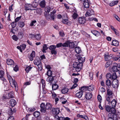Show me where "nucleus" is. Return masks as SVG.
Segmentation results:
<instances>
[{"label": "nucleus", "mask_w": 120, "mask_h": 120, "mask_svg": "<svg viewBox=\"0 0 120 120\" xmlns=\"http://www.w3.org/2000/svg\"><path fill=\"white\" fill-rule=\"evenodd\" d=\"M113 93L112 91L109 89H108L107 90L106 96H108L111 97H113Z\"/></svg>", "instance_id": "obj_17"}, {"label": "nucleus", "mask_w": 120, "mask_h": 120, "mask_svg": "<svg viewBox=\"0 0 120 120\" xmlns=\"http://www.w3.org/2000/svg\"><path fill=\"white\" fill-rule=\"evenodd\" d=\"M106 84L108 86H111V84L110 80L108 79H107L106 81Z\"/></svg>", "instance_id": "obj_45"}, {"label": "nucleus", "mask_w": 120, "mask_h": 120, "mask_svg": "<svg viewBox=\"0 0 120 120\" xmlns=\"http://www.w3.org/2000/svg\"><path fill=\"white\" fill-rule=\"evenodd\" d=\"M18 24L19 27L22 28L25 26V24L24 22L22 21H20L18 22Z\"/></svg>", "instance_id": "obj_23"}, {"label": "nucleus", "mask_w": 120, "mask_h": 120, "mask_svg": "<svg viewBox=\"0 0 120 120\" xmlns=\"http://www.w3.org/2000/svg\"><path fill=\"white\" fill-rule=\"evenodd\" d=\"M45 108L41 109L40 111L42 113H45L46 112V111Z\"/></svg>", "instance_id": "obj_61"}, {"label": "nucleus", "mask_w": 120, "mask_h": 120, "mask_svg": "<svg viewBox=\"0 0 120 120\" xmlns=\"http://www.w3.org/2000/svg\"><path fill=\"white\" fill-rule=\"evenodd\" d=\"M117 76L116 75V72H114L112 74V75L111 78L112 79L115 80H116V79L117 78Z\"/></svg>", "instance_id": "obj_38"}, {"label": "nucleus", "mask_w": 120, "mask_h": 120, "mask_svg": "<svg viewBox=\"0 0 120 120\" xmlns=\"http://www.w3.org/2000/svg\"><path fill=\"white\" fill-rule=\"evenodd\" d=\"M94 11L93 10H89L87 11L85 14L86 17L89 16H91V15L93 14L94 13Z\"/></svg>", "instance_id": "obj_13"}, {"label": "nucleus", "mask_w": 120, "mask_h": 120, "mask_svg": "<svg viewBox=\"0 0 120 120\" xmlns=\"http://www.w3.org/2000/svg\"><path fill=\"white\" fill-rule=\"evenodd\" d=\"M15 112V109L14 108H10L8 112V114L10 115H12L13 113V112Z\"/></svg>", "instance_id": "obj_22"}, {"label": "nucleus", "mask_w": 120, "mask_h": 120, "mask_svg": "<svg viewBox=\"0 0 120 120\" xmlns=\"http://www.w3.org/2000/svg\"><path fill=\"white\" fill-rule=\"evenodd\" d=\"M31 5L32 8L35 9L34 10H36L37 9V6L38 4H37L36 2H33L32 4H31Z\"/></svg>", "instance_id": "obj_29"}, {"label": "nucleus", "mask_w": 120, "mask_h": 120, "mask_svg": "<svg viewBox=\"0 0 120 120\" xmlns=\"http://www.w3.org/2000/svg\"><path fill=\"white\" fill-rule=\"evenodd\" d=\"M34 64L36 65H38L41 63V61L40 58L38 56L36 57L34 61Z\"/></svg>", "instance_id": "obj_8"}, {"label": "nucleus", "mask_w": 120, "mask_h": 120, "mask_svg": "<svg viewBox=\"0 0 120 120\" xmlns=\"http://www.w3.org/2000/svg\"><path fill=\"white\" fill-rule=\"evenodd\" d=\"M6 63L8 65H11L14 64V62L12 60L8 59L6 60Z\"/></svg>", "instance_id": "obj_12"}, {"label": "nucleus", "mask_w": 120, "mask_h": 120, "mask_svg": "<svg viewBox=\"0 0 120 120\" xmlns=\"http://www.w3.org/2000/svg\"><path fill=\"white\" fill-rule=\"evenodd\" d=\"M116 65L114 63L113 65V66L112 68V70L114 72H117L118 71H119L116 66V65Z\"/></svg>", "instance_id": "obj_31"}, {"label": "nucleus", "mask_w": 120, "mask_h": 120, "mask_svg": "<svg viewBox=\"0 0 120 120\" xmlns=\"http://www.w3.org/2000/svg\"><path fill=\"white\" fill-rule=\"evenodd\" d=\"M118 2L119 1L118 0L113 1L109 5L111 7H112L114 5H117L118 3Z\"/></svg>", "instance_id": "obj_27"}, {"label": "nucleus", "mask_w": 120, "mask_h": 120, "mask_svg": "<svg viewBox=\"0 0 120 120\" xmlns=\"http://www.w3.org/2000/svg\"><path fill=\"white\" fill-rule=\"evenodd\" d=\"M107 96H106V100L108 101V104H110L111 102V101L112 98L113 97H111L108 96L107 97Z\"/></svg>", "instance_id": "obj_34"}, {"label": "nucleus", "mask_w": 120, "mask_h": 120, "mask_svg": "<svg viewBox=\"0 0 120 120\" xmlns=\"http://www.w3.org/2000/svg\"><path fill=\"white\" fill-rule=\"evenodd\" d=\"M68 44V46L71 48H73L75 47V45L74 42H70L69 40Z\"/></svg>", "instance_id": "obj_20"}, {"label": "nucleus", "mask_w": 120, "mask_h": 120, "mask_svg": "<svg viewBox=\"0 0 120 120\" xmlns=\"http://www.w3.org/2000/svg\"><path fill=\"white\" fill-rule=\"evenodd\" d=\"M13 92L11 91L8 93V96L9 99L13 97Z\"/></svg>", "instance_id": "obj_36"}, {"label": "nucleus", "mask_w": 120, "mask_h": 120, "mask_svg": "<svg viewBox=\"0 0 120 120\" xmlns=\"http://www.w3.org/2000/svg\"><path fill=\"white\" fill-rule=\"evenodd\" d=\"M112 74L110 73L107 74L106 75V78L107 79H111Z\"/></svg>", "instance_id": "obj_58"}, {"label": "nucleus", "mask_w": 120, "mask_h": 120, "mask_svg": "<svg viewBox=\"0 0 120 120\" xmlns=\"http://www.w3.org/2000/svg\"><path fill=\"white\" fill-rule=\"evenodd\" d=\"M112 107H115L116 101L115 99H113L111 102Z\"/></svg>", "instance_id": "obj_40"}, {"label": "nucleus", "mask_w": 120, "mask_h": 120, "mask_svg": "<svg viewBox=\"0 0 120 120\" xmlns=\"http://www.w3.org/2000/svg\"><path fill=\"white\" fill-rule=\"evenodd\" d=\"M97 98L100 103H101V97L100 95L99 94L98 95L97 97Z\"/></svg>", "instance_id": "obj_63"}, {"label": "nucleus", "mask_w": 120, "mask_h": 120, "mask_svg": "<svg viewBox=\"0 0 120 120\" xmlns=\"http://www.w3.org/2000/svg\"><path fill=\"white\" fill-rule=\"evenodd\" d=\"M87 2L85 1L83 5L84 7L86 8H87L89 7V4L88 2V0H87Z\"/></svg>", "instance_id": "obj_30"}, {"label": "nucleus", "mask_w": 120, "mask_h": 120, "mask_svg": "<svg viewBox=\"0 0 120 120\" xmlns=\"http://www.w3.org/2000/svg\"><path fill=\"white\" fill-rule=\"evenodd\" d=\"M62 22L63 23L66 24L68 25H70L71 24V22H70L68 19H63Z\"/></svg>", "instance_id": "obj_18"}, {"label": "nucleus", "mask_w": 120, "mask_h": 120, "mask_svg": "<svg viewBox=\"0 0 120 120\" xmlns=\"http://www.w3.org/2000/svg\"><path fill=\"white\" fill-rule=\"evenodd\" d=\"M35 52L34 51H32V52L31 53L30 55V56L31 57H35Z\"/></svg>", "instance_id": "obj_62"}, {"label": "nucleus", "mask_w": 120, "mask_h": 120, "mask_svg": "<svg viewBox=\"0 0 120 120\" xmlns=\"http://www.w3.org/2000/svg\"><path fill=\"white\" fill-rule=\"evenodd\" d=\"M77 117H78L87 120V119L88 118V117L87 116H83V115H80L79 114L77 115Z\"/></svg>", "instance_id": "obj_39"}, {"label": "nucleus", "mask_w": 120, "mask_h": 120, "mask_svg": "<svg viewBox=\"0 0 120 120\" xmlns=\"http://www.w3.org/2000/svg\"><path fill=\"white\" fill-rule=\"evenodd\" d=\"M92 94L90 92H86L85 98L86 99L89 100L92 98Z\"/></svg>", "instance_id": "obj_9"}, {"label": "nucleus", "mask_w": 120, "mask_h": 120, "mask_svg": "<svg viewBox=\"0 0 120 120\" xmlns=\"http://www.w3.org/2000/svg\"><path fill=\"white\" fill-rule=\"evenodd\" d=\"M68 43L69 40H68L66 42L63 44L62 43V46L63 47H68L69 45Z\"/></svg>", "instance_id": "obj_48"}, {"label": "nucleus", "mask_w": 120, "mask_h": 120, "mask_svg": "<svg viewBox=\"0 0 120 120\" xmlns=\"http://www.w3.org/2000/svg\"><path fill=\"white\" fill-rule=\"evenodd\" d=\"M104 57L105 60L106 61L109 60L111 59V58H110V57L109 56V55H107L106 54H104Z\"/></svg>", "instance_id": "obj_42"}, {"label": "nucleus", "mask_w": 120, "mask_h": 120, "mask_svg": "<svg viewBox=\"0 0 120 120\" xmlns=\"http://www.w3.org/2000/svg\"><path fill=\"white\" fill-rule=\"evenodd\" d=\"M115 107H112L111 108L110 111L111 113L113 114L115 113H116V110L114 108Z\"/></svg>", "instance_id": "obj_43"}, {"label": "nucleus", "mask_w": 120, "mask_h": 120, "mask_svg": "<svg viewBox=\"0 0 120 120\" xmlns=\"http://www.w3.org/2000/svg\"><path fill=\"white\" fill-rule=\"evenodd\" d=\"M23 31H20L19 32L17 35V36L19 38L21 39L23 37L24 35V30H23V29H22Z\"/></svg>", "instance_id": "obj_10"}, {"label": "nucleus", "mask_w": 120, "mask_h": 120, "mask_svg": "<svg viewBox=\"0 0 120 120\" xmlns=\"http://www.w3.org/2000/svg\"><path fill=\"white\" fill-rule=\"evenodd\" d=\"M32 68V67L29 66L26 67V68L25 69V71L27 73H28Z\"/></svg>", "instance_id": "obj_53"}, {"label": "nucleus", "mask_w": 120, "mask_h": 120, "mask_svg": "<svg viewBox=\"0 0 120 120\" xmlns=\"http://www.w3.org/2000/svg\"><path fill=\"white\" fill-rule=\"evenodd\" d=\"M41 83L42 84V87L43 88H45V81L44 79H42L41 80Z\"/></svg>", "instance_id": "obj_50"}, {"label": "nucleus", "mask_w": 120, "mask_h": 120, "mask_svg": "<svg viewBox=\"0 0 120 120\" xmlns=\"http://www.w3.org/2000/svg\"><path fill=\"white\" fill-rule=\"evenodd\" d=\"M40 5L42 7H44L45 6V1L43 0L41 1L40 3Z\"/></svg>", "instance_id": "obj_46"}, {"label": "nucleus", "mask_w": 120, "mask_h": 120, "mask_svg": "<svg viewBox=\"0 0 120 120\" xmlns=\"http://www.w3.org/2000/svg\"><path fill=\"white\" fill-rule=\"evenodd\" d=\"M40 114V112L38 111H36L34 112L33 113L34 115L36 118L38 117Z\"/></svg>", "instance_id": "obj_37"}, {"label": "nucleus", "mask_w": 120, "mask_h": 120, "mask_svg": "<svg viewBox=\"0 0 120 120\" xmlns=\"http://www.w3.org/2000/svg\"><path fill=\"white\" fill-rule=\"evenodd\" d=\"M34 38L36 40H38L41 39V36L40 34H39L35 35Z\"/></svg>", "instance_id": "obj_33"}, {"label": "nucleus", "mask_w": 120, "mask_h": 120, "mask_svg": "<svg viewBox=\"0 0 120 120\" xmlns=\"http://www.w3.org/2000/svg\"><path fill=\"white\" fill-rule=\"evenodd\" d=\"M36 110L35 107L30 108H28V111L30 112H32L35 111Z\"/></svg>", "instance_id": "obj_56"}, {"label": "nucleus", "mask_w": 120, "mask_h": 120, "mask_svg": "<svg viewBox=\"0 0 120 120\" xmlns=\"http://www.w3.org/2000/svg\"><path fill=\"white\" fill-rule=\"evenodd\" d=\"M86 89L89 91L93 90L94 89V86L93 85H91L89 86H87Z\"/></svg>", "instance_id": "obj_26"}, {"label": "nucleus", "mask_w": 120, "mask_h": 120, "mask_svg": "<svg viewBox=\"0 0 120 120\" xmlns=\"http://www.w3.org/2000/svg\"><path fill=\"white\" fill-rule=\"evenodd\" d=\"M115 64L116 65H115L116 66L119 72L120 70V64H117L116 63H115Z\"/></svg>", "instance_id": "obj_64"}, {"label": "nucleus", "mask_w": 120, "mask_h": 120, "mask_svg": "<svg viewBox=\"0 0 120 120\" xmlns=\"http://www.w3.org/2000/svg\"><path fill=\"white\" fill-rule=\"evenodd\" d=\"M55 76H49L47 78L46 80L48 82L51 83L54 80V78Z\"/></svg>", "instance_id": "obj_15"}, {"label": "nucleus", "mask_w": 120, "mask_h": 120, "mask_svg": "<svg viewBox=\"0 0 120 120\" xmlns=\"http://www.w3.org/2000/svg\"><path fill=\"white\" fill-rule=\"evenodd\" d=\"M91 32L93 34L97 37H98L100 35V33L98 31L95 30H92Z\"/></svg>", "instance_id": "obj_14"}, {"label": "nucleus", "mask_w": 120, "mask_h": 120, "mask_svg": "<svg viewBox=\"0 0 120 120\" xmlns=\"http://www.w3.org/2000/svg\"><path fill=\"white\" fill-rule=\"evenodd\" d=\"M105 109L106 111L108 112H109L110 111L111 109V107L108 105H106L105 106Z\"/></svg>", "instance_id": "obj_35"}, {"label": "nucleus", "mask_w": 120, "mask_h": 120, "mask_svg": "<svg viewBox=\"0 0 120 120\" xmlns=\"http://www.w3.org/2000/svg\"><path fill=\"white\" fill-rule=\"evenodd\" d=\"M52 72L50 70H48L46 74L49 76H52Z\"/></svg>", "instance_id": "obj_44"}, {"label": "nucleus", "mask_w": 120, "mask_h": 120, "mask_svg": "<svg viewBox=\"0 0 120 120\" xmlns=\"http://www.w3.org/2000/svg\"><path fill=\"white\" fill-rule=\"evenodd\" d=\"M52 107V105L49 103H47L45 106V109L47 110L51 109Z\"/></svg>", "instance_id": "obj_16"}, {"label": "nucleus", "mask_w": 120, "mask_h": 120, "mask_svg": "<svg viewBox=\"0 0 120 120\" xmlns=\"http://www.w3.org/2000/svg\"><path fill=\"white\" fill-rule=\"evenodd\" d=\"M31 4H25L24 6L25 10L26 11L29 10H34L35 9L32 8Z\"/></svg>", "instance_id": "obj_5"}, {"label": "nucleus", "mask_w": 120, "mask_h": 120, "mask_svg": "<svg viewBox=\"0 0 120 120\" xmlns=\"http://www.w3.org/2000/svg\"><path fill=\"white\" fill-rule=\"evenodd\" d=\"M56 45H50L49 47V49L51 51V52L52 54H54L55 55L57 54V52L55 49L56 48Z\"/></svg>", "instance_id": "obj_2"}, {"label": "nucleus", "mask_w": 120, "mask_h": 120, "mask_svg": "<svg viewBox=\"0 0 120 120\" xmlns=\"http://www.w3.org/2000/svg\"><path fill=\"white\" fill-rule=\"evenodd\" d=\"M12 37L13 39L16 41H17L18 39V37L15 35H13Z\"/></svg>", "instance_id": "obj_57"}, {"label": "nucleus", "mask_w": 120, "mask_h": 120, "mask_svg": "<svg viewBox=\"0 0 120 120\" xmlns=\"http://www.w3.org/2000/svg\"><path fill=\"white\" fill-rule=\"evenodd\" d=\"M118 114L115 113L113 114L112 118H113L114 120H118L117 118Z\"/></svg>", "instance_id": "obj_51"}, {"label": "nucleus", "mask_w": 120, "mask_h": 120, "mask_svg": "<svg viewBox=\"0 0 120 120\" xmlns=\"http://www.w3.org/2000/svg\"><path fill=\"white\" fill-rule=\"evenodd\" d=\"M83 65L82 64L80 63L78 61V62H75L73 63V67L74 69L75 68V70L79 69H80V70H81L82 69Z\"/></svg>", "instance_id": "obj_1"}, {"label": "nucleus", "mask_w": 120, "mask_h": 120, "mask_svg": "<svg viewBox=\"0 0 120 120\" xmlns=\"http://www.w3.org/2000/svg\"><path fill=\"white\" fill-rule=\"evenodd\" d=\"M69 91V89L67 88H64L61 90L62 93V94H65L67 93Z\"/></svg>", "instance_id": "obj_28"}, {"label": "nucleus", "mask_w": 120, "mask_h": 120, "mask_svg": "<svg viewBox=\"0 0 120 120\" xmlns=\"http://www.w3.org/2000/svg\"><path fill=\"white\" fill-rule=\"evenodd\" d=\"M56 47L59 48L62 46V43L61 42L57 44L56 46Z\"/></svg>", "instance_id": "obj_60"}, {"label": "nucleus", "mask_w": 120, "mask_h": 120, "mask_svg": "<svg viewBox=\"0 0 120 120\" xmlns=\"http://www.w3.org/2000/svg\"><path fill=\"white\" fill-rule=\"evenodd\" d=\"M10 105L12 107H14L16 104V102L15 101L14 99H11L9 102Z\"/></svg>", "instance_id": "obj_11"}, {"label": "nucleus", "mask_w": 120, "mask_h": 120, "mask_svg": "<svg viewBox=\"0 0 120 120\" xmlns=\"http://www.w3.org/2000/svg\"><path fill=\"white\" fill-rule=\"evenodd\" d=\"M37 65L38 66L39 70L40 71H41L42 69V66L41 63Z\"/></svg>", "instance_id": "obj_52"}, {"label": "nucleus", "mask_w": 120, "mask_h": 120, "mask_svg": "<svg viewBox=\"0 0 120 120\" xmlns=\"http://www.w3.org/2000/svg\"><path fill=\"white\" fill-rule=\"evenodd\" d=\"M79 22L81 24H84L86 21V20L85 17H79L78 19Z\"/></svg>", "instance_id": "obj_7"}, {"label": "nucleus", "mask_w": 120, "mask_h": 120, "mask_svg": "<svg viewBox=\"0 0 120 120\" xmlns=\"http://www.w3.org/2000/svg\"><path fill=\"white\" fill-rule=\"evenodd\" d=\"M4 75V71L2 70L0 71V77H3Z\"/></svg>", "instance_id": "obj_55"}, {"label": "nucleus", "mask_w": 120, "mask_h": 120, "mask_svg": "<svg viewBox=\"0 0 120 120\" xmlns=\"http://www.w3.org/2000/svg\"><path fill=\"white\" fill-rule=\"evenodd\" d=\"M54 117L57 120H64V118L62 117H59L58 116H55Z\"/></svg>", "instance_id": "obj_41"}, {"label": "nucleus", "mask_w": 120, "mask_h": 120, "mask_svg": "<svg viewBox=\"0 0 120 120\" xmlns=\"http://www.w3.org/2000/svg\"><path fill=\"white\" fill-rule=\"evenodd\" d=\"M52 114L55 116H57L60 112V109L59 108L53 107L52 108Z\"/></svg>", "instance_id": "obj_3"}, {"label": "nucleus", "mask_w": 120, "mask_h": 120, "mask_svg": "<svg viewBox=\"0 0 120 120\" xmlns=\"http://www.w3.org/2000/svg\"><path fill=\"white\" fill-rule=\"evenodd\" d=\"M118 82V80L117 79L113 80L112 83V86L113 88H118L119 86Z\"/></svg>", "instance_id": "obj_6"}, {"label": "nucleus", "mask_w": 120, "mask_h": 120, "mask_svg": "<svg viewBox=\"0 0 120 120\" xmlns=\"http://www.w3.org/2000/svg\"><path fill=\"white\" fill-rule=\"evenodd\" d=\"M17 24V23L15 21L11 23L12 27L13 28H14L16 26Z\"/></svg>", "instance_id": "obj_47"}, {"label": "nucleus", "mask_w": 120, "mask_h": 120, "mask_svg": "<svg viewBox=\"0 0 120 120\" xmlns=\"http://www.w3.org/2000/svg\"><path fill=\"white\" fill-rule=\"evenodd\" d=\"M44 16H45L47 19L49 20L50 19V17L51 16H50V15H49V14L47 13L46 11H45V12L44 13Z\"/></svg>", "instance_id": "obj_32"}, {"label": "nucleus", "mask_w": 120, "mask_h": 120, "mask_svg": "<svg viewBox=\"0 0 120 120\" xmlns=\"http://www.w3.org/2000/svg\"><path fill=\"white\" fill-rule=\"evenodd\" d=\"M22 17V15L20 16L19 17H17L15 20V21L16 22V23L17 22H18L21 19Z\"/></svg>", "instance_id": "obj_59"}, {"label": "nucleus", "mask_w": 120, "mask_h": 120, "mask_svg": "<svg viewBox=\"0 0 120 120\" xmlns=\"http://www.w3.org/2000/svg\"><path fill=\"white\" fill-rule=\"evenodd\" d=\"M112 45L116 46H118L119 45V42L116 40H113L112 41Z\"/></svg>", "instance_id": "obj_21"}, {"label": "nucleus", "mask_w": 120, "mask_h": 120, "mask_svg": "<svg viewBox=\"0 0 120 120\" xmlns=\"http://www.w3.org/2000/svg\"><path fill=\"white\" fill-rule=\"evenodd\" d=\"M111 61H109L107 62L105 64V67L106 68H107L109 66H110V64H111Z\"/></svg>", "instance_id": "obj_54"}, {"label": "nucleus", "mask_w": 120, "mask_h": 120, "mask_svg": "<svg viewBox=\"0 0 120 120\" xmlns=\"http://www.w3.org/2000/svg\"><path fill=\"white\" fill-rule=\"evenodd\" d=\"M56 82L55 83L53 84L52 85V90H57L59 87V86Z\"/></svg>", "instance_id": "obj_19"}, {"label": "nucleus", "mask_w": 120, "mask_h": 120, "mask_svg": "<svg viewBox=\"0 0 120 120\" xmlns=\"http://www.w3.org/2000/svg\"><path fill=\"white\" fill-rule=\"evenodd\" d=\"M78 14L76 12H74L73 14L72 17L74 19H75L78 17Z\"/></svg>", "instance_id": "obj_49"}, {"label": "nucleus", "mask_w": 120, "mask_h": 120, "mask_svg": "<svg viewBox=\"0 0 120 120\" xmlns=\"http://www.w3.org/2000/svg\"><path fill=\"white\" fill-rule=\"evenodd\" d=\"M75 51L77 54H79L81 52V51L80 48L79 47H76L75 48Z\"/></svg>", "instance_id": "obj_25"}, {"label": "nucleus", "mask_w": 120, "mask_h": 120, "mask_svg": "<svg viewBox=\"0 0 120 120\" xmlns=\"http://www.w3.org/2000/svg\"><path fill=\"white\" fill-rule=\"evenodd\" d=\"M83 93V91H79L76 94V97L79 98H80L82 96Z\"/></svg>", "instance_id": "obj_24"}, {"label": "nucleus", "mask_w": 120, "mask_h": 120, "mask_svg": "<svg viewBox=\"0 0 120 120\" xmlns=\"http://www.w3.org/2000/svg\"><path fill=\"white\" fill-rule=\"evenodd\" d=\"M78 61L80 63L82 64L85 61V57L83 55H79V57H78Z\"/></svg>", "instance_id": "obj_4"}]
</instances>
